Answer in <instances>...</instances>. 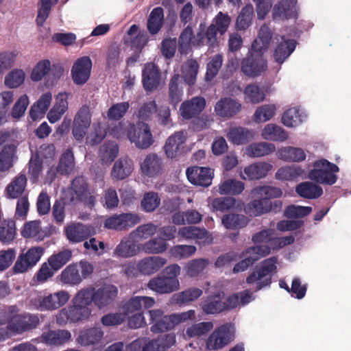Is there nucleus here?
<instances>
[{
  "label": "nucleus",
  "instance_id": "nucleus-1",
  "mask_svg": "<svg viewBox=\"0 0 351 351\" xmlns=\"http://www.w3.org/2000/svg\"><path fill=\"white\" fill-rule=\"evenodd\" d=\"M91 305L82 289H80L73 297L72 304L58 312L56 315L57 324L65 325L67 323L88 321L92 316Z\"/></svg>",
  "mask_w": 351,
  "mask_h": 351
},
{
  "label": "nucleus",
  "instance_id": "nucleus-2",
  "mask_svg": "<svg viewBox=\"0 0 351 351\" xmlns=\"http://www.w3.org/2000/svg\"><path fill=\"white\" fill-rule=\"evenodd\" d=\"M150 330L154 333L162 332L173 329L180 323L195 317V311L189 310L180 313L165 315L160 309L149 310Z\"/></svg>",
  "mask_w": 351,
  "mask_h": 351
},
{
  "label": "nucleus",
  "instance_id": "nucleus-3",
  "mask_svg": "<svg viewBox=\"0 0 351 351\" xmlns=\"http://www.w3.org/2000/svg\"><path fill=\"white\" fill-rule=\"evenodd\" d=\"M180 271L181 268L178 264H171L166 267L156 277L152 278L147 286L152 291L160 294L176 291L180 289L178 276Z\"/></svg>",
  "mask_w": 351,
  "mask_h": 351
},
{
  "label": "nucleus",
  "instance_id": "nucleus-4",
  "mask_svg": "<svg viewBox=\"0 0 351 351\" xmlns=\"http://www.w3.org/2000/svg\"><path fill=\"white\" fill-rule=\"evenodd\" d=\"M277 258L272 256L261 262L247 276L246 283L254 285V291L269 287L272 282L273 276L277 273Z\"/></svg>",
  "mask_w": 351,
  "mask_h": 351
},
{
  "label": "nucleus",
  "instance_id": "nucleus-5",
  "mask_svg": "<svg viewBox=\"0 0 351 351\" xmlns=\"http://www.w3.org/2000/svg\"><path fill=\"white\" fill-rule=\"evenodd\" d=\"M63 195L74 205L82 202L90 209L95 207L97 201V195L93 191H90L87 178L84 176L75 178L71 182V187Z\"/></svg>",
  "mask_w": 351,
  "mask_h": 351
},
{
  "label": "nucleus",
  "instance_id": "nucleus-6",
  "mask_svg": "<svg viewBox=\"0 0 351 351\" xmlns=\"http://www.w3.org/2000/svg\"><path fill=\"white\" fill-rule=\"evenodd\" d=\"M90 304L93 303L99 309H102L112 304L119 293V289L112 284H104L101 287L82 289Z\"/></svg>",
  "mask_w": 351,
  "mask_h": 351
},
{
  "label": "nucleus",
  "instance_id": "nucleus-7",
  "mask_svg": "<svg viewBox=\"0 0 351 351\" xmlns=\"http://www.w3.org/2000/svg\"><path fill=\"white\" fill-rule=\"evenodd\" d=\"M235 339L234 325L226 323L217 326L205 341V347L208 350H221Z\"/></svg>",
  "mask_w": 351,
  "mask_h": 351
},
{
  "label": "nucleus",
  "instance_id": "nucleus-8",
  "mask_svg": "<svg viewBox=\"0 0 351 351\" xmlns=\"http://www.w3.org/2000/svg\"><path fill=\"white\" fill-rule=\"evenodd\" d=\"M127 136L131 143L141 149L150 147L154 143V138L147 123L137 121L130 123L127 128Z\"/></svg>",
  "mask_w": 351,
  "mask_h": 351
},
{
  "label": "nucleus",
  "instance_id": "nucleus-9",
  "mask_svg": "<svg viewBox=\"0 0 351 351\" xmlns=\"http://www.w3.org/2000/svg\"><path fill=\"white\" fill-rule=\"evenodd\" d=\"M314 169L308 172V178L318 183L332 185L337 182L335 173L339 171L338 166L326 159L315 162Z\"/></svg>",
  "mask_w": 351,
  "mask_h": 351
},
{
  "label": "nucleus",
  "instance_id": "nucleus-10",
  "mask_svg": "<svg viewBox=\"0 0 351 351\" xmlns=\"http://www.w3.org/2000/svg\"><path fill=\"white\" fill-rule=\"evenodd\" d=\"M263 53L251 49L247 56L241 61V72L250 77L260 76L267 69V61Z\"/></svg>",
  "mask_w": 351,
  "mask_h": 351
},
{
  "label": "nucleus",
  "instance_id": "nucleus-11",
  "mask_svg": "<svg viewBox=\"0 0 351 351\" xmlns=\"http://www.w3.org/2000/svg\"><path fill=\"white\" fill-rule=\"evenodd\" d=\"M256 197L257 199L252 200L245 206L244 211L247 215L251 217H258L271 212L278 213L282 210V201L271 202L261 196Z\"/></svg>",
  "mask_w": 351,
  "mask_h": 351
},
{
  "label": "nucleus",
  "instance_id": "nucleus-12",
  "mask_svg": "<svg viewBox=\"0 0 351 351\" xmlns=\"http://www.w3.org/2000/svg\"><path fill=\"white\" fill-rule=\"evenodd\" d=\"M45 250L40 246L32 247L19 254L13 267L16 274L24 273L34 267L43 255Z\"/></svg>",
  "mask_w": 351,
  "mask_h": 351
},
{
  "label": "nucleus",
  "instance_id": "nucleus-13",
  "mask_svg": "<svg viewBox=\"0 0 351 351\" xmlns=\"http://www.w3.org/2000/svg\"><path fill=\"white\" fill-rule=\"evenodd\" d=\"M140 221L141 218L136 213L115 214L105 220L104 227L108 229L122 231L132 228Z\"/></svg>",
  "mask_w": 351,
  "mask_h": 351
},
{
  "label": "nucleus",
  "instance_id": "nucleus-14",
  "mask_svg": "<svg viewBox=\"0 0 351 351\" xmlns=\"http://www.w3.org/2000/svg\"><path fill=\"white\" fill-rule=\"evenodd\" d=\"M40 319L37 315L23 313L13 315L8 324L10 331L16 333L24 332L36 328L39 324Z\"/></svg>",
  "mask_w": 351,
  "mask_h": 351
},
{
  "label": "nucleus",
  "instance_id": "nucleus-15",
  "mask_svg": "<svg viewBox=\"0 0 351 351\" xmlns=\"http://www.w3.org/2000/svg\"><path fill=\"white\" fill-rule=\"evenodd\" d=\"M90 123V108L88 106L83 105L76 113L73 123L72 133L76 141H81L83 140Z\"/></svg>",
  "mask_w": 351,
  "mask_h": 351
},
{
  "label": "nucleus",
  "instance_id": "nucleus-16",
  "mask_svg": "<svg viewBox=\"0 0 351 351\" xmlns=\"http://www.w3.org/2000/svg\"><path fill=\"white\" fill-rule=\"evenodd\" d=\"M161 72L154 62L145 64L142 71V83L144 89L147 92H152L160 85Z\"/></svg>",
  "mask_w": 351,
  "mask_h": 351
},
{
  "label": "nucleus",
  "instance_id": "nucleus-17",
  "mask_svg": "<svg viewBox=\"0 0 351 351\" xmlns=\"http://www.w3.org/2000/svg\"><path fill=\"white\" fill-rule=\"evenodd\" d=\"M186 174L192 184L207 187L212 183L214 173L209 167L194 166L187 168Z\"/></svg>",
  "mask_w": 351,
  "mask_h": 351
},
{
  "label": "nucleus",
  "instance_id": "nucleus-18",
  "mask_svg": "<svg viewBox=\"0 0 351 351\" xmlns=\"http://www.w3.org/2000/svg\"><path fill=\"white\" fill-rule=\"evenodd\" d=\"M92 69V61L88 56H83L77 59L71 69V76L73 82L77 85L84 84L90 78Z\"/></svg>",
  "mask_w": 351,
  "mask_h": 351
},
{
  "label": "nucleus",
  "instance_id": "nucleus-19",
  "mask_svg": "<svg viewBox=\"0 0 351 351\" xmlns=\"http://www.w3.org/2000/svg\"><path fill=\"white\" fill-rule=\"evenodd\" d=\"M94 233L91 226L82 223H71L64 228V234L67 239L73 243L86 240Z\"/></svg>",
  "mask_w": 351,
  "mask_h": 351
},
{
  "label": "nucleus",
  "instance_id": "nucleus-20",
  "mask_svg": "<svg viewBox=\"0 0 351 351\" xmlns=\"http://www.w3.org/2000/svg\"><path fill=\"white\" fill-rule=\"evenodd\" d=\"M104 337V332L98 324L82 329L77 338V342L83 346L99 345Z\"/></svg>",
  "mask_w": 351,
  "mask_h": 351
},
{
  "label": "nucleus",
  "instance_id": "nucleus-21",
  "mask_svg": "<svg viewBox=\"0 0 351 351\" xmlns=\"http://www.w3.org/2000/svg\"><path fill=\"white\" fill-rule=\"evenodd\" d=\"M206 101L202 97H195L182 103L180 107V116L186 120L191 119L199 115L205 108Z\"/></svg>",
  "mask_w": 351,
  "mask_h": 351
},
{
  "label": "nucleus",
  "instance_id": "nucleus-22",
  "mask_svg": "<svg viewBox=\"0 0 351 351\" xmlns=\"http://www.w3.org/2000/svg\"><path fill=\"white\" fill-rule=\"evenodd\" d=\"M241 107V104L237 100L231 97H222L216 103L215 112L219 117L230 119L237 114Z\"/></svg>",
  "mask_w": 351,
  "mask_h": 351
},
{
  "label": "nucleus",
  "instance_id": "nucleus-23",
  "mask_svg": "<svg viewBox=\"0 0 351 351\" xmlns=\"http://www.w3.org/2000/svg\"><path fill=\"white\" fill-rule=\"evenodd\" d=\"M70 295L67 291L61 290L45 296L40 301L39 306L41 310H56L63 306L69 300Z\"/></svg>",
  "mask_w": 351,
  "mask_h": 351
},
{
  "label": "nucleus",
  "instance_id": "nucleus-24",
  "mask_svg": "<svg viewBox=\"0 0 351 351\" xmlns=\"http://www.w3.org/2000/svg\"><path fill=\"white\" fill-rule=\"evenodd\" d=\"M144 339L143 351H165L176 343L174 334L168 333L154 339Z\"/></svg>",
  "mask_w": 351,
  "mask_h": 351
},
{
  "label": "nucleus",
  "instance_id": "nucleus-25",
  "mask_svg": "<svg viewBox=\"0 0 351 351\" xmlns=\"http://www.w3.org/2000/svg\"><path fill=\"white\" fill-rule=\"evenodd\" d=\"M140 168L143 176L154 178L161 173L162 162L157 154L151 153L146 156Z\"/></svg>",
  "mask_w": 351,
  "mask_h": 351
},
{
  "label": "nucleus",
  "instance_id": "nucleus-26",
  "mask_svg": "<svg viewBox=\"0 0 351 351\" xmlns=\"http://www.w3.org/2000/svg\"><path fill=\"white\" fill-rule=\"evenodd\" d=\"M296 41L293 39H284L277 43L273 51V58L276 63L281 65L294 51Z\"/></svg>",
  "mask_w": 351,
  "mask_h": 351
},
{
  "label": "nucleus",
  "instance_id": "nucleus-27",
  "mask_svg": "<svg viewBox=\"0 0 351 351\" xmlns=\"http://www.w3.org/2000/svg\"><path fill=\"white\" fill-rule=\"evenodd\" d=\"M167 260L160 256H149L141 259L136 265L138 271L143 275H152L160 270Z\"/></svg>",
  "mask_w": 351,
  "mask_h": 351
},
{
  "label": "nucleus",
  "instance_id": "nucleus-28",
  "mask_svg": "<svg viewBox=\"0 0 351 351\" xmlns=\"http://www.w3.org/2000/svg\"><path fill=\"white\" fill-rule=\"evenodd\" d=\"M183 96V88L181 77L179 74H175L171 78L168 85L167 101L173 108L182 101Z\"/></svg>",
  "mask_w": 351,
  "mask_h": 351
},
{
  "label": "nucleus",
  "instance_id": "nucleus-29",
  "mask_svg": "<svg viewBox=\"0 0 351 351\" xmlns=\"http://www.w3.org/2000/svg\"><path fill=\"white\" fill-rule=\"evenodd\" d=\"M223 295V292L208 295L202 303L203 312L207 315H215L225 311V304L222 300Z\"/></svg>",
  "mask_w": 351,
  "mask_h": 351
},
{
  "label": "nucleus",
  "instance_id": "nucleus-30",
  "mask_svg": "<svg viewBox=\"0 0 351 351\" xmlns=\"http://www.w3.org/2000/svg\"><path fill=\"white\" fill-rule=\"evenodd\" d=\"M295 0H281L276 4L273 9L274 19H288L294 17L296 13Z\"/></svg>",
  "mask_w": 351,
  "mask_h": 351
},
{
  "label": "nucleus",
  "instance_id": "nucleus-31",
  "mask_svg": "<svg viewBox=\"0 0 351 351\" xmlns=\"http://www.w3.org/2000/svg\"><path fill=\"white\" fill-rule=\"evenodd\" d=\"M133 161L128 156L117 160L111 171V176L114 180H122L128 177L133 171Z\"/></svg>",
  "mask_w": 351,
  "mask_h": 351
},
{
  "label": "nucleus",
  "instance_id": "nucleus-32",
  "mask_svg": "<svg viewBox=\"0 0 351 351\" xmlns=\"http://www.w3.org/2000/svg\"><path fill=\"white\" fill-rule=\"evenodd\" d=\"M69 94L60 93L56 98V103L47 114V119L50 123H54L58 121L62 114L68 109Z\"/></svg>",
  "mask_w": 351,
  "mask_h": 351
},
{
  "label": "nucleus",
  "instance_id": "nucleus-33",
  "mask_svg": "<svg viewBox=\"0 0 351 351\" xmlns=\"http://www.w3.org/2000/svg\"><path fill=\"white\" fill-rule=\"evenodd\" d=\"M185 136L181 132H176L166 141L164 149L168 158L176 157L178 153L183 148L185 143Z\"/></svg>",
  "mask_w": 351,
  "mask_h": 351
},
{
  "label": "nucleus",
  "instance_id": "nucleus-34",
  "mask_svg": "<svg viewBox=\"0 0 351 351\" xmlns=\"http://www.w3.org/2000/svg\"><path fill=\"white\" fill-rule=\"evenodd\" d=\"M272 165L267 162H256L245 167L243 173L244 179L249 180H259L265 177L271 170Z\"/></svg>",
  "mask_w": 351,
  "mask_h": 351
},
{
  "label": "nucleus",
  "instance_id": "nucleus-35",
  "mask_svg": "<svg viewBox=\"0 0 351 351\" xmlns=\"http://www.w3.org/2000/svg\"><path fill=\"white\" fill-rule=\"evenodd\" d=\"M273 33L267 25L261 27L257 38L252 45V49L254 51L264 53L268 49L271 40Z\"/></svg>",
  "mask_w": 351,
  "mask_h": 351
},
{
  "label": "nucleus",
  "instance_id": "nucleus-36",
  "mask_svg": "<svg viewBox=\"0 0 351 351\" xmlns=\"http://www.w3.org/2000/svg\"><path fill=\"white\" fill-rule=\"evenodd\" d=\"M254 135V132L247 128L234 127L230 128L227 138L233 144L243 145L253 139Z\"/></svg>",
  "mask_w": 351,
  "mask_h": 351
},
{
  "label": "nucleus",
  "instance_id": "nucleus-37",
  "mask_svg": "<svg viewBox=\"0 0 351 351\" xmlns=\"http://www.w3.org/2000/svg\"><path fill=\"white\" fill-rule=\"evenodd\" d=\"M27 185L25 174H19L5 188V195L8 198L16 199L21 197Z\"/></svg>",
  "mask_w": 351,
  "mask_h": 351
},
{
  "label": "nucleus",
  "instance_id": "nucleus-38",
  "mask_svg": "<svg viewBox=\"0 0 351 351\" xmlns=\"http://www.w3.org/2000/svg\"><path fill=\"white\" fill-rule=\"evenodd\" d=\"M295 192L301 197L313 199H317L323 194V189L320 186L311 182H304L297 185Z\"/></svg>",
  "mask_w": 351,
  "mask_h": 351
},
{
  "label": "nucleus",
  "instance_id": "nucleus-39",
  "mask_svg": "<svg viewBox=\"0 0 351 351\" xmlns=\"http://www.w3.org/2000/svg\"><path fill=\"white\" fill-rule=\"evenodd\" d=\"M180 237L188 239H197L199 243H208L209 234L205 228L196 226H185L178 231Z\"/></svg>",
  "mask_w": 351,
  "mask_h": 351
},
{
  "label": "nucleus",
  "instance_id": "nucleus-40",
  "mask_svg": "<svg viewBox=\"0 0 351 351\" xmlns=\"http://www.w3.org/2000/svg\"><path fill=\"white\" fill-rule=\"evenodd\" d=\"M164 21V11L161 7L154 8L150 12L147 21V28L152 35L158 34L161 29Z\"/></svg>",
  "mask_w": 351,
  "mask_h": 351
},
{
  "label": "nucleus",
  "instance_id": "nucleus-41",
  "mask_svg": "<svg viewBox=\"0 0 351 351\" xmlns=\"http://www.w3.org/2000/svg\"><path fill=\"white\" fill-rule=\"evenodd\" d=\"M60 279L62 283L71 286L77 285L82 281L77 263L70 264L62 270L60 275Z\"/></svg>",
  "mask_w": 351,
  "mask_h": 351
},
{
  "label": "nucleus",
  "instance_id": "nucleus-42",
  "mask_svg": "<svg viewBox=\"0 0 351 351\" xmlns=\"http://www.w3.org/2000/svg\"><path fill=\"white\" fill-rule=\"evenodd\" d=\"M71 337V332L67 330H50L42 335L43 341L53 346L62 345Z\"/></svg>",
  "mask_w": 351,
  "mask_h": 351
},
{
  "label": "nucleus",
  "instance_id": "nucleus-43",
  "mask_svg": "<svg viewBox=\"0 0 351 351\" xmlns=\"http://www.w3.org/2000/svg\"><path fill=\"white\" fill-rule=\"evenodd\" d=\"M69 199L63 194L58 199H56L52 206L51 215L53 220L58 225H62L65 219V206L66 205H74L73 203L69 202Z\"/></svg>",
  "mask_w": 351,
  "mask_h": 351
},
{
  "label": "nucleus",
  "instance_id": "nucleus-44",
  "mask_svg": "<svg viewBox=\"0 0 351 351\" xmlns=\"http://www.w3.org/2000/svg\"><path fill=\"white\" fill-rule=\"evenodd\" d=\"M16 234L15 221L12 219H3L0 223V241L4 244L12 241Z\"/></svg>",
  "mask_w": 351,
  "mask_h": 351
},
{
  "label": "nucleus",
  "instance_id": "nucleus-45",
  "mask_svg": "<svg viewBox=\"0 0 351 351\" xmlns=\"http://www.w3.org/2000/svg\"><path fill=\"white\" fill-rule=\"evenodd\" d=\"M221 222L226 228L237 230L246 226L248 219L243 215L230 213L223 216Z\"/></svg>",
  "mask_w": 351,
  "mask_h": 351
},
{
  "label": "nucleus",
  "instance_id": "nucleus-46",
  "mask_svg": "<svg viewBox=\"0 0 351 351\" xmlns=\"http://www.w3.org/2000/svg\"><path fill=\"white\" fill-rule=\"evenodd\" d=\"M263 138L272 141L282 142L287 138L286 131L279 125L267 124L262 132Z\"/></svg>",
  "mask_w": 351,
  "mask_h": 351
},
{
  "label": "nucleus",
  "instance_id": "nucleus-47",
  "mask_svg": "<svg viewBox=\"0 0 351 351\" xmlns=\"http://www.w3.org/2000/svg\"><path fill=\"white\" fill-rule=\"evenodd\" d=\"M279 158L287 162H301L305 160L306 154L301 148L287 147L278 152Z\"/></svg>",
  "mask_w": 351,
  "mask_h": 351
},
{
  "label": "nucleus",
  "instance_id": "nucleus-48",
  "mask_svg": "<svg viewBox=\"0 0 351 351\" xmlns=\"http://www.w3.org/2000/svg\"><path fill=\"white\" fill-rule=\"evenodd\" d=\"M275 146L272 143L261 142L253 143L246 148V154L250 157H262L267 156L275 151Z\"/></svg>",
  "mask_w": 351,
  "mask_h": 351
},
{
  "label": "nucleus",
  "instance_id": "nucleus-49",
  "mask_svg": "<svg viewBox=\"0 0 351 351\" xmlns=\"http://www.w3.org/2000/svg\"><path fill=\"white\" fill-rule=\"evenodd\" d=\"M193 42V31L190 25L186 26L178 38V51L182 55H186L191 51Z\"/></svg>",
  "mask_w": 351,
  "mask_h": 351
},
{
  "label": "nucleus",
  "instance_id": "nucleus-50",
  "mask_svg": "<svg viewBox=\"0 0 351 351\" xmlns=\"http://www.w3.org/2000/svg\"><path fill=\"white\" fill-rule=\"evenodd\" d=\"M202 293V289L191 287L173 295V300L176 304H184L196 300Z\"/></svg>",
  "mask_w": 351,
  "mask_h": 351
},
{
  "label": "nucleus",
  "instance_id": "nucleus-51",
  "mask_svg": "<svg viewBox=\"0 0 351 351\" xmlns=\"http://www.w3.org/2000/svg\"><path fill=\"white\" fill-rule=\"evenodd\" d=\"M253 196H261L264 199L270 200L271 199L279 198L282 196V190L278 186L263 185L254 188L252 190Z\"/></svg>",
  "mask_w": 351,
  "mask_h": 351
},
{
  "label": "nucleus",
  "instance_id": "nucleus-52",
  "mask_svg": "<svg viewBox=\"0 0 351 351\" xmlns=\"http://www.w3.org/2000/svg\"><path fill=\"white\" fill-rule=\"evenodd\" d=\"M245 189L243 182L235 179H228L223 182L219 188V193L221 195H237L241 194Z\"/></svg>",
  "mask_w": 351,
  "mask_h": 351
},
{
  "label": "nucleus",
  "instance_id": "nucleus-53",
  "mask_svg": "<svg viewBox=\"0 0 351 351\" xmlns=\"http://www.w3.org/2000/svg\"><path fill=\"white\" fill-rule=\"evenodd\" d=\"M254 8L251 4L245 5L241 10L236 21V28L239 31L247 29L252 24Z\"/></svg>",
  "mask_w": 351,
  "mask_h": 351
},
{
  "label": "nucleus",
  "instance_id": "nucleus-54",
  "mask_svg": "<svg viewBox=\"0 0 351 351\" xmlns=\"http://www.w3.org/2000/svg\"><path fill=\"white\" fill-rule=\"evenodd\" d=\"M199 71V64L196 60H187L182 67L183 78L189 85L195 84Z\"/></svg>",
  "mask_w": 351,
  "mask_h": 351
},
{
  "label": "nucleus",
  "instance_id": "nucleus-55",
  "mask_svg": "<svg viewBox=\"0 0 351 351\" xmlns=\"http://www.w3.org/2000/svg\"><path fill=\"white\" fill-rule=\"evenodd\" d=\"M156 112L157 104L154 100L143 103L137 112L138 121L146 123L152 121Z\"/></svg>",
  "mask_w": 351,
  "mask_h": 351
},
{
  "label": "nucleus",
  "instance_id": "nucleus-56",
  "mask_svg": "<svg viewBox=\"0 0 351 351\" xmlns=\"http://www.w3.org/2000/svg\"><path fill=\"white\" fill-rule=\"evenodd\" d=\"M71 256V251L65 250L49 256L47 263L53 269L58 271L70 261Z\"/></svg>",
  "mask_w": 351,
  "mask_h": 351
},
{
  "label": "nucleus",
  "instance_id": "nucleus-57",
  "mask_svg": "<svg viewBox=\"0 0 351 351\" xmlns=\"http://www.w3.org/2000/svg\"><path fill=\"white\" fill-rule=\"evenodd\" d=\"M74 166L73 153L72 150L68 149L61 156L57 171L62 175H66L73 171Z\"/></svg>",
  "mask_w": 351,
  "mask_h": 351
},
{
  "label": "nucleus",
  "instance_id": "nucleus-58",
  "mask_svg": "<svg viewBox=\"0 0 351 351\" xmlns=\"http://www.w3.org/2000/svg\"><path fill=\"white\" fill-rule=\"evenodd\" d=\"M222 64L223 56L221 54L217 53L211 57L206 66V81H211L217 75Z\"/></svg>",
  "mask_w": 351,
  "mask_h": 351
},
{
  "label": "nucleus",
  "instance_id": "nucleus-59",
  "mask_svg": "<svg viewBox=\"0 0 351 351\" xmlns=\"http://www.w3.org/2000/svg\"><path fill=\"white\" fill-rule=\"evenodd\" d=\"M160 204V198L158 194L152 191L145 193L141 202L142 209L147 213L154 211Z\"/></svg>",
  "mask_w": 351,
  "mask_h": 351
},
{
  "label": "nucleus",
  "instance_id": "nucleus-60",
  "mask_svg": "<svg viewBox=\"0 0 351 351\" xmlns=\"http://www.w3.org/2000/svg\"><path fill=\"white\" fill-rule=\"evenodd\" d=\"M167 248V243L161 237L150 239L143 245V250L147 254H160Z\"/></svg>",
  "mask_w": 351,
  "mask_h": 351
},
{
  "label": "nucleus",
  "instance_id": "nucleus-61",
  "mask_svg": "<svg viewBox=\"0 0 351 351\" xmlns=\"http://www.w3.org/2000/svg\"><path fill=\"white\" fill-rule=\"evenodd\" d=\"M302 122V116L298 108H292L286 110L282 117V123L287 127H296Z\"/></svg>",
  "mask_w": 351,
  "mask_h": 351
},
{
  "label": "nucleus",
  "instance_id": "nucleus-62",
  "mask_svg": "<svg viewBox=\"0 0 351 351\" xmlns=\"http://www.w3.org/2000/svg\"><path fill=\"white\" fill-rule=\"evenodd\" d=\"M303 170L298 166H287L280 168L276 173V178L281 180H291L301 176Z\"/></svg>",
  "mask_w": 351,
  "mask_h": 351
},
{
  "label": "nucleus",
  "instance_id": "nucleus-63",
  "mask_svg": "<svg viewBox=\"0 0 351 351\" xmlns=\"http://www.w3.org/2000/svg\"><path fill=\"white\" fill-rule=\"evenodd\" d=\"M130 107V105L128 101L113 104L108 110V118L110 120L118 121L125 116Z\"/></svg>",
  "mask_w": 351,
  "mask_h": 351
},
{
  "label": "nucleus",
  "instance_id": "nucleus-64",
  "mask_svg": "<svg viewBox=\"0 0 351 351\" xmlns=\"http://www.w3.org/2000/svg\"><path fill=\"white\" fill-rule=\"evenodd\" d=\"M208 261L204 258L193 259L186 265V273L189 277H196L207 267Z\"/></svg>",
  "mask_w": 351,
  "mask_h": 351
}]
</instances>
